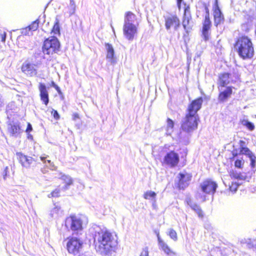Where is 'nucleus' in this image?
Segmentation results:
<instances>
[{
  "label": "nucleus",
  "instance_id": "1",
  "mask_svg": "<svg viewBox=\"0 0 256 256\" xmlns=\"http://www.w3.org/2000/svg\"><path fill=\"white\" fill-rule=\"evenodd\" d=\"M94 238L96 250L102 256H111L115 252L117 240L115 236L106 230L98 228Z\"/></svg>",
  "mask_w": 256,
  "mask_h": 256
},
{
  "label": "nucleus",
  "instance_id": "2",
  "mask_svg": "<svg viewBox=\"0 0 256 256\" xmlns=\"http://www.w3.org/2000/svg\"><path fill=\"white\" fill-rule=\"evenodd\" d=\"M203 99L202 97L193 100L188 108L186 114L182 124V129L186 132H192L198 127L199 118L197 112L202 107Z\"/></svg>",
  "mask_w": 256,
  "mask_h": 256
},
{
  "label": "nucleus",
  "instance_id": "3",
  "mask_svg": "<svg viewBox=\"0 0 256 256\" xmlns=\"http://www.w3.org/2000/svg\"><path fill=\"white\" fill-rule=\"evenodd\" d=\"M238 56L243 60L250 59L254 55V48L251 40L246 36L238 37L234 44Z\"/></svg>",
  "mask_w": 256,
  "mask_h": 256
},
{
  "label": "nucleus",
  "instance_id": "4",
  "mask_svg": "<svg viewBox=\"0 0 256 256\" xmlns=\"http://www.w3.org/2000/svg\"><path fill=\"white\" fill-rule=\"evenodd\" d=\"M139 22L136 14L131 12H127L124 14L123 33L125 38L128 40H132L136 34Z\"/></svg>",
  "mask_w": 256,
  "mask_h": 256
},
{
  "label": "nucleus",
  "instance_id": "5",
  "mask_svg": "<svg viewBox=\"0 0 256 256\" xmlns=\"http://www.w3.org/2000/svg\"><path fill=\"white\" fill-rule=\"evenodd\" d=\"M65 226L66 228L73 232V234H78L82 230V217L80 216L71 214L67 217L65 220Z\"/></svg>",
  "mask_w": 256,
  "mask_h": 256
},
{
  "label": "nucleus",
  "instance_id": "6",
  "mask_svg": "<svg viewBox=\"0 0 256 256\" xmlns=\"http://www.w3.org/2000/svg\"><path fill=\"white\" fill-rule=\"evenodd\" d=\"M41 64L40 61L34 60L33 58L26 60L22 66V71L28 76H35L38 74V70Z\"/></svg>",
  "mask_w": 256,
  "mask_h": 256
},
{
  "label": "nucleus",
  "instance_id": "7",
  "mask_svg": "<svg viewBox=\"0 0 256 256\" xmlns=\"http://www.w3.org/2000/svg\"><path fill=\"white\" fill-rule=\"evenodd\" d=\"M60 48V43L56 37H52L44 40L42 52L44 54L52 55L57 53Z\"/></svg>",
  "mask_w": 256,
  "mask_h": 256
},
{
  "label": "nucleus",
  "instance_id": "8",
  "mask_svg": "<svg viewBox=\"0 0 256 256\" xmlns=\"http://www.w3.org/2000/svg\"><path fill=\"white\" fill-rule=\"evenodd\" d=\"M166 154L163 159V163L170 168L176 166L180 162V156L178 153L174 150H166Z\"/></svg>",
  "mask_w": 256,
  "mask_h": 256
},
{
  "label": "nucleus",
  "instance_id": "9",
  "mask_svg": "<svg viewBox=\"0 0 256 256\" xmlns=\"http://www.w3.org/2000/svg\"><path fill=\"white\" fill-rule=\"evenodd\" d=\"M82 240L79 238L73 236L67 242V250L70 253L76 255L82 250Z\"/></svg>",
  "mask_w": 256,
  "mask_h": 256
},
{
  "label": "nucleus",
  "instance_id": "10",
  "mask_svg": "<svg viewBox=\"0 0 256 256\" xmlns=\"http://www.w3.org/2000/svg\"><path fill=\"white\" fill-rule=\"evenodd\" d=\"M182 24L186 33H188L190 30H192L193 26V22L192 20L190 6H186V4Z\"/></svg>",
  "mask_w": 256,
  "mask_h": 256
},
{
  "label": "nucleus",
  "instance_id": "11",
  "mask_svg": "<svg viewBox=\"0 0 256 256\" xmlns=\"http://www.w3.org/2000/svg\"><path fill=\"white\" fill-rule=\"evenodd\" d=\"M192 178V174L186 172H180L177 176L179 188L182 190L186 188L188 186Z\"/></svg>",
  "mask_w": 256,
  "mask_h": 256
},
{
  "label": "nucleus",
  "instance_id": "12",
  "mask_svg": "<svg viewBox=\"0 0 256 256\" xmlns=\"http://www.w3.org/2000/svg\"><path fill=\"white\" fill-rule=\"evenodd\" d=\"M218 185L216 182L206 180L200 184L201 190L204 194H214L216 191Z\"/></svg>",
  "mask_w": 256,
  "mask_h": 256
},
{
  "label": "nucleus",
  "instance_id": "13",
  "mask_svg": "<svg viewBox=\"0 0 256 256\" xmlns=\"http://www.w3.org/2000/svg\"><path fill=\"white\" fill-rule=\"evenodd\" d=\"M165 26L167 30L173 27L176 30L180 26V21L176 15H170L164 16Z\"/></svg>",
  "mask_w": 256,
  "mask_h": 256
},
{
  "label": "nucleus",
  "instance_id": "14",
  "mask_svg": "<svg viewBox=\"0 0 256 256\" xmlns=\"http://www.w3.org/2000/svg\"><path fill=\"white\" fill-rule=\"evenodd\" d=\"M16 155L22 166L26 168H30L36 162L34 158L24 155L22 152H16Z\"/></svg>",
  "mask_w": 256,
  "mask_h": 256
},
{
  "label": "nucleus",
  "instance_id": "15",
  "mask_svg": "<svg viewBox=\"0 0 256 256\" xmlns=\"http://www.w3.org/2000/svg\"><path fill=\"white\" fill-rule=\"evenodd\" d=\"M8 130L12 136L17 137L21 132L20 123L14 121L10 122L8 124Z\"/></svg>",
  "mask_w": 256,
  "mask_h": 256
},
{
  "label": "nucleus",
  "instance_id": "16",
  "mask_svg": "<svg viewBox=\"0 0 256 256\" xmlns=\"http://www.w3.org/2000/svg\"><path fill=\"white\" fill-rule=\"evenodd\" d=\"M39 90L40 92V98L43 103L47 106L49 102L48 93L46 87L44 84L40 83L39 84Z\"/></svg>",
  "mask_w": 256,
  "mask_h": 256
},
{
  "label": "nucleus",
  "instance_id": "17",
  "mask_svg": "<svg viewBox=\"0 0 256 256\" xmlns=\"http://www.w3.org/2000/svg\"><path fill=\"white\" fill-rule=\"evenodd\" d=\"M106 59L112 64L116 63V58L114 56V49L112 44H106Z\"/></svg>",
  "mask_w": 256,
  "mask_h": 256
},
{
  "label": "nucleus",
  "instance_id": "18",
  "mask_svg": "<svg viewBox=\"0 0 256 256\" xmlns=\"http://www.w3.org/2000/svg\"><path fill=\"white\" fill-rule=\"evenodd\" d=\"M219 90H221L218 97V101L220 102H225L232 93V88L231 86H227L224 90L220 89Z\"/></svg>",
  "mask_w": 256,
  "mask_h": 256
},
{
  "label": "nucleus",
  "instance_id": "19",
  "mask_svg": "<svg viewBox=\"0 0 256 256\" xmlns=\"http://www.w3.org/2000/svg\"><path fill=\"white\" fill-rule=\"evenodd\" d=\"M214 16V24L218 26L224 21V16L218 5L215 7Z\"/></svg>",
  "mask_w": 256,
  "mask_h": 256
},
{
  "label": "nucleus",
  "instance_id": "20",
  "mask_svg": "<svg viewBox=\"0 0 256 256\" xmlns=\"http://www.w3.org/2000/svg\"><path fill=\"white\" fill-rule=\"evenodd\" d=\"M211 26V22L210 18H205L203 22L202 34L205 40L208 39V30Z\"/></svg>",
  "mask_w": 256,
  "mask_h": 256
},
{
  "label": "nucleus",
  "instance_id": "21",
  "mask_svg": "<svg viewBox=\"0 0 256 256\" xmlns=\"http://www.w3.org/2000/svg\"><path fill=\"white\" fill-rule=\"evenodd\" d=\"M158 240L159 246L162 250L167 254L176 255V252L170 250V247L160 238V236L158 234Z\"/></svg>",
  "mask_w": 256,
  "mask_h": 256
},
{
  "label": "nucleus",
  "instance_id": "22",
  "mask_svg": "<svg viewBox=\"0 0 256 256\" xmlns=\"http://www.w3.org/2000/svg\"><path fill=\"white\" fill-rule=\"evenodd\" d=\"M158 240L159 246L162 250L167 254L176 255V252L170 250V247L160 238V236L158 234Z\"/></svg>",
  "mask_w": 256,
  "mask_h": 256
},
{
  "label": "nucleus",
  "instance_id": "23",
  "mask_svg": "<svg viewBox=\"0 0 256 256\" xmlns=\"http://www.w3.org/2000/svg\"><path fill=\"white\" fill-rule=\"evenodd\" d=\"M158 240L159 246L162 250L167 254L176 255V252L170 250V247L160 238V236L158 234Z\"/></svg>",
  "mask_w": 256,
  "mask_h": 256
},
{
  "label": "nucleus",
  "instance_id": "24",
  "mask_svg": "<svg viewBox=\"0 0 256 256\" xmlns=\"http://www.w3.org/2000/svg\"><path fill=\"white\" fill-rule=\"evenodd\" d=\"M230 74L228 72L220 74L219 76L218 84L220 86L224 87L228 84L230 80Z\"/></svg>",
  "mask_w": 256,
  "mask_h": 256
},
{
  "label": "nucleus",
  "instance_id": "25",
  "mask_svg": "<svg viewBox=\"0 0 256 256\" xmlns=\"http://www.w3.org/2000/svg\"><path fill=\"white\" fill-rule=\"evenodd\" d=\"M60 179L65 183V185L62 188V190L65 191L69 188V186L73 184L72 178L64 174H61Z\"/></svg>",
  "mask_w": 256,
  "mask_h": 256
},
{
  "label": "nucleus",
  "instance_id": "26",
  "mask_svg": "<svg viewBox=\"0 0 256 256\" xmlns=\"http://www.w3.org/2000/svg\"><path fill=\"white\" fill-rule=\"evenodd\" d=\"M54 206L50 212V215L54 218H58L63 215V210L58 205H54Z\"/></svg>",
  "mask_w": 256,
  "mask_h": 256
},
{
  "label": "nucleus",
  "instance_id": "27",
  "mask_svg": "<svg viewBox=\"0 0 256 256\" xmlns=\"http://www.w3.org/2000/svg\"><path fill=\"white\" fill-rule=\"evenodd\" d=\"M188 204L190 206L191 208L198 214L199 218H203V212L198 205L193 203L190 200L188 201Z\"/></svg>",
  "mask_w": 256,
  "mask_h": 256
},
{
  "label": "nucleus",
  "instance_id": "28",
  "mask_svg": "<svg viewBox=\"0 0 256 256\" xmlns=\"http://www.w3.org/2000/svg\"><path fill=\"white\" fill-rule=\"evenodd\" d=\"M156 194L155 192L152 190H148L144 194V198L146 200H152L155 202H156Z\"/></svg>",
  "mask_w": 256,
  "mask_h": 256
},
{
  "label": "nucleus",
  "instance_id": "29",
  "mask_svg": "<svg viewBox=\"0 0 256 256\" xmlns=\"http://www.w3.org/2000/svg\"><path fill=\"white\" fill-rule=\"evenodd\" d=\"M48 157V156H41L40 159L49 168L52 170H54L56 168L54 164L50 160H46Z\"/></svg>",
  "mask_w": 256,
  "mask_h": 256
},
{
  "label": "nucleus",
  "instance_id": "30",
  "mask_svg": "<svg viewBox=\"0 0 256 256\" xmlns=\"http://www.w3.org/2000/svg\"><path fill=\"white\" fill-rule=\"evenodd\" d=\"M174 122L170 118L167 119L166 134L170 135L173 131Z\"/></svg>",
  "mask_w": 256,
  "mask_h": 256
},
{
  "label": "nucleus",
  "instance_id": "31",
  "mask_svg": "<svg viewBox=\"0 0 256 256\" xmlns=\"http://www.w3.org/2000/svg\"><path fill=\"white\" fill-rule=\"evenodd\" d=\"M242 124L250 130H253L254 129V124L248 121V120H243L241 122Z\"/></svg>",
  "mask_w": 256,
  "mask_h": 256
},
{
  "label": "nucleus",
  "instance_id": "32",
  "mask_svg": "<svg viewBox=\"0 0 256 256\" xmlns=\"http://www.w3.org/2000/svg\"><path fill=\"white\" fill-rule=\"evenodd\" d=\"M70 5L68 6V13L69 16L72 15L76 10V4L74 0H70Z\"/></svg>",
  "mask_w": 256,
  "mask_h": 256
},
{
  "label": "nucleus",
  "instance_id": "33",
  "mask_svg": "<svg viewBox=\"0 0 256 256\" xmlns=\"http://www.w3.org/2000/svg\"><path fill=\"white\" fill-rule=\"evenodd\" d=\"M244 164V160L242 158L236 157L234 162V166L236 168L242 169Z\"/></svg>",
  "mask_w": 256,
  "mask_h": 256
},
{
  "label": "nucleus",
  "instance_id": "34",
  "mask_svg": "<svg viewBox=\"0 0 256 256\" xmlns=\"http://www.w3.org/2000/svg\"><path fill=\"white\" fill-rule=\"evenodd\" d=\"M15 107L14 102L9 103L6 106V112L8 116V118H10L9 116H12L14 112L12 110Z\"/></svg>",
  "mask_w": 256,
  "mask_h": 256
},
{
  "label": "nucleus",
  "instance_id": "35",
  "mask_svg": "<svg viewBox=\"0 0 256 256\" xmlns=\"http://www.w3.org/2000/svg\"><path fill=\"white\" fill-rule=\"evenodd\" d=\"M240 154L246 156L247 157L250 158L254 154L247 147L243 148L242 150L240 151Z\"/></svg>",
  "mask_w": 256,
  "mask_h": 256
},
{
  "label": "nucleus",
  "instance_id": "36",
  "mask_svg": "<svg viewBox=\"0 0 256 256\" xmlns=\"http://www.w3.org/2000/svg\"><path fill=\"white\" fill-rule=\"evenodd\" d=\"M230 176L240 180H244L245 179L246 176H243L240 172H232L230 174Z\"/></svg>",
  "mask_w": 256,
  "mask_h": 256
},
{
  "label": "nucleus",
  "instance_id": "37",
  "mask_svg": "<svg viewBox=\"0 0 256 256\" xmlns=\"http://www.w3.org/2000/svg\"><path fill=\"white\" fill-rule=\"evenodd\" d=\"M52 32L54 34H60V28L59 24V20L56 18L53 26Z\"/></svg>",
  "mask_w": 256,
  "mask_h": 256
},
{
  "label": "nucleus",
  "instance_id": "38",
  "mask_svg": "<svg viewBox=\"0 0 256 256\" xmlns=\"http://www.w3.org/2000/svg\"><path fill=\"white\" fill-rule=\"evenodd\" d=\"M38 23L39 20H36L33 22L32 24L28 26V28L30 31H35L37 30L38 27Z\"/></svg>",
  "mask_w": 256,
  "mask_h": 256
},
{
  "label": "nucleus",
  "instance_id": "39",
  "mask_svg": "<svg viewBox=\"0 0 256 256\" xmlns=\"http://www.w3.org/2000/svg\"><path fill=\"white\" fill-rule=\"evenodd\" d=\"M246 243L248 248H252L256 247V240H254L248 239L246 240Z\"/></svg>",
  "mask_w": 256,
  "mask_h": 256
},
{
  "label": "nucleus",
  "instance_id": "40",
  "mask_svg": "<svg viewBox=\"0 0 256 256\" xmlns=\"http://www.w3.org/2000/svg\"><path fill=\"white\" fill-rule=\"evenodd\" d=\"M250 160V166L252 169H254L256 168V156L254 154L250 158H248Z\"/></svg>",
  "mask_w": 256,
  "mask_h": 256
},
{
  "label": "nucleus",
  "instance_id": "41",
  "mask_svg": "<svg viewBox=\"0 0 256 256\" xmlns=\"http://www.w3.org/2000/svg\"><path fill=\"white\" fill-rule=\"evenodd\" d=\"M60 190L59 189H56L52 191L51 193L48 194V196L50 198L52 197H58L60 196Z\"/></svg>",
  "mask_w": 256,
  "mask_h": 256
},
{
  "label": "nucleus",
  "instance_id": "42",
  "mask_svg": "<svg viewBox=\"0 0 256 256\" xmlns=\"http://www.w3.org/2000/svg\"><path fill=\"white\" fill-rule=\"evenodd\" d=\"M169 236L170 237V238L174 240V241H176L178 239L177 234L176 232L173 229L170 230L169 232Z\"/></svg>",
  "mask_w": 256,
  "mask_h": 256
},
{
  "label": "nucleus",
  "instance_id": "43",
  "mask_svg": "<svg viewBox=\"0 0 256 256\" xmlns=\"http://www.w3.org/2000/svg\"><path fill=\"white\" fill-rule=\"evenodd\" d=\"M238 184L236 182H232V185L230 186V191L234 192H236L238 190Z\"/></svg>",
  "mask_w": 256,
  "mask_h": 256
},
{
  "label": "nucleus",
  "instance_id": "44",
  "mask_svg": "<svg viewBox=\"0 0 256 256\" xmlns=\"http://www.w3.org/2000/svg\"><path fill=\"white\" fill-rule=\"evenodd\" d=\"M140 256H148V248L146 247L142 249L140 253Z\"/></svg>",
  "mask_w": 256,
  "mask_h": 256
},
{
  "label": "nucleus",
  "instance_id": "45",
  "mask_svg": "<svg viewBox=\"0 0 256 256\" xmlns=\"http://www.w3.org/2000/svg\"><path fill=\"white\" fill-rule=\"evenodd\" d=\"M204 6L206 12L205 18H210L209 10L206 4H204Z\"/></svg>",
  "mask_w": 256,
  "mask_h": 256
},
{
  "label": "nucleus",
  "instance_id": "46",
  "mask_svg": "<svg viewBox=\"0 0 256 256\" xmlns=\"http://www.w3.org/2000/svg\"><path fill=\"white\" fill-rule=\"evenodd\" d=\"M52 114L53 115V116L55 119L58 120L60 118L59 114L56 110L52 109Z\"/></svg>",
  "mask_w": 256,
  "mask_h": 256
},
{
  "label": "nucleus",
  "instance_id": "47",
  "mask_svg": "<svg viewBox=\"0 0 256 256\" xmlns=\"http://www.w3.org/2000/svg\"><path fill=\"white\" fill-rule=\"evenodd\" d=\"M52 86L56 90V91L59 94H60L62 93L60 88L57 84H56L54 82H52Z\"/></svg>",
  "mask_w": 256,
  "mask_h": 256
},
{
  "label": "nucleus",
  "instance_id": "48",
  "mask_svg": "<svg viewBox=\"0 0 256 256\" xmlns=\"http://www.w3.org/2000/svg\"><path fill=\"white\" fill-rule=\"evenodd\" d=\"M30 31V30H29L28 28V26H27L22 30V34L24 35L29 34V32Z\"/></svg>",
  "mask_w": 256,
  "mask_h": 256
},
{
  "label": "nucleus",
  "instance_id": "49",
  "mask_svg": "<svg viewBox=\"0 0 256 256\" xmlns=\"http://www.w3.org/2000/svg\"><path fill=\"white\" fill-rule=\"evenodd\" d=\"M239 144L240 150H242L243 148L246 147V142L242 140H240Z\"/></svg>",
  "mask_w": 256,
  "mask_h": 256
},
{
  "label": "nucleus",
  "instance_id": "50",
  "mask_svg": "<svg viewBox=\"0 0 256 256\" xmlns=\"http://www.w3.org/2000/svg\"><path fill=\"white\" fill-rule=\"evenodd\" d=\"M32 130V124L30 123H28L27 125V128L26 130V132H30Z\"/></svg>",
  "mask_w": 256,
  "mask_h": 256
},
{
  "label": "nucleus",
  "instance_id": "51",
  "mask_svg": "<svg viewBox=\"0 0 256 256\" xmlns=\"http://www.w3.org/2000/svg\"><path fill=\"white\" fill-rule=\"evenodd\" d=\"M2 42H4L6 40V32H4L2 34H0Z\"/></svg>",
  "mask_w": 256,
  "mask_h": 256
},
{
  "label": "nucleus",
  "instance_id": "52",
  "mask_svg": "<svg viewBox=\"0 0 256 256\" xmlns=\"http://www.w3.org/2000/svg\"><path fill=\"white\" fill-rule=\"evenodd\" d=\"M27 134V138L28 139L30 140H33V136H32L30 134V132H26Z\"/></svg>",
  "mask_w": 256,
  "mask_h": 256
},
{
  "label": "nucleus",
  "instance_id": "53",
  "mask_svg": "<svg viewBox=\"0 0 256 256\" xmlns=\"http://www.w3.org/2000/svg\"><path fill=\"white\" fill-rule=\"evenodd\" d=\"M8 169V167H6L5 170H4V172H5V175L4 176V178H5V176H6V172H7V170Z\"/></svg>",
  "mask_w": 256,
  "mask_h": 256
},
{
  "label": "nucleus",
  "instance_id": "54",
  "mask_svg": "<svg viewBox=\"0 0 256 256\" xmlns=\"http://www.w3.org/2000/svg\"><path fill=\"white\" fill-rule=\"evenodd\" d=\"M181 3H182V2H180L179 3H177L179 9L180 8Z\"/></svg>",
  "mask_w": 256,
  "mask_h": 256
},
{
  "label": "nucleus",
  "instance_id": "55",
  "mask_svg": "<svg viewBox=\"0 0 256 256\" xmlns=\"http://www.w3.org/2000/svg\"><path fill=\"white\" fill-rule=\"evenodd\" d=\"M155 234H156V236H158V234L160 235L159 232L157 230H154Z\"/></svg>",
  "mask_w": 256,
  "mask_h": 256
},
{
  "label": "nucleus",
  "instance_id": "56",
  "mask_svg": "<svg viewBox=\"0 0 256 256\" xmlns=\"http://www.w3.org/2000/svg\"><path fill=\"white\" fill-rule=\"evenodd\" d=\"M41 171L44 174L46 172V170H45L42 169Z\"/></svg>",
  "mask_w": 256,
  "mask_h": 256
},
{
  "label": "nucleus",
  "instance_id": "57",
  "mask_svg": "<svg viewBox=\"0 0 256 256\" xmlns=\"http://www.w3.org/2000/svg\"><path fill=\"white\" fill-rule=\"evenodd\" d=\"M183 0H177V3H179L180 2H182Z\"/></svg>",
  "mask_w": 256,
  "mask_h": 256
},
{
  "label": "nucleus",
  "instance_id": "58",
  "mask_svg": "<svg viewBox=\"0 0 256 256\" xmlns=\"http://www.w3.org/2000/svg\"><path fill=\"white\" fill-rule=\"evenodd\" d=\"M233 156L234 157H235V156H237V154H234V153H233Z\"/></svg>",
  "mask_w": 256,
  "mask_h": 256
},
{
  "label": "nucleus",
  "instance_id": "59",
  "mask_svg": "<svg viewBox=\"0 0 256 256\" xmlns=\"http://www.w3.org/2000/svg\"><path fill=\"white\" fill-rule=\"evenodd\" d=\"M167 148V147L166 146H165V148H164V149H166Z\"/></svg>",
  "mask_w": 256,
  "mask_h": 256
},
{
  "label": "nucleus",
  "instance_id": "60",
  "mask_svg": "<svg viewBox=\"0 0 256 256\" xmlns=\"http://www.w3.org/2000/svg\"><path fill=\"white\" fill-rule=\"evenodd\" d=\"M216 5H218V4H217L218 2H216Z\"/></svg>",
  "mask_w": 256,
  "mask_h": 256
}]
</instances>
